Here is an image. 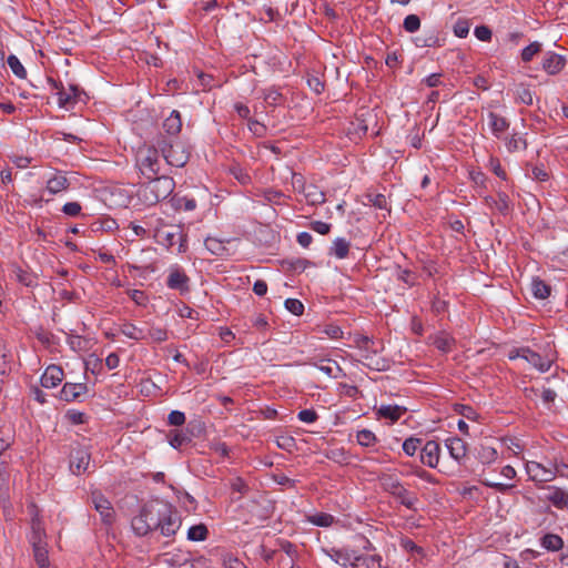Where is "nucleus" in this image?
<instances>
[{
    "instance_id": "nucleus-4",
    "label": "nucleus",
    "mask_w": 568,
    "mask_h": 568,
    "mask_svg": "<svg viewBox=\"0 0 568 568\" xmlns=\"http://www.w3.org/2000/svg\"><path fill=\"white\" fill-rule=\"evenodd\" d=\"M156 144L165 162L175 168H183L190 159L189 148L181 141L160 136Z\"/></svg>"
},
{
    "instance_id": "nucleus-44",
    "label": "nucleus",
    "mask_w": 568,
    "mask_h": 568,
    "mask_svg": "<svg viewBox=\"0 0 568 568\" xmlns=\"http://www.w3.org/2000/svg\"><path fill=\"white\" fill-rule=\"evenodd\" d=\"M146 337H149L154 343H162L168 339V331L163 327L151 326L148 329Z\"/></svg>"
},
{
    "instance_id": "nucleus-62",
    "label": "nucleus",
    "mask_w": 568,
    "mask_h": 568,
    "mask_svg": "<svg viewBox=\"0 0 568 568\" xmlns=\"http://www.w3.org/2000/svg\"><path fill=\"white\" fill-rule=\"evenodd\" d=\"M475 37L480 41H490L491 40V30L486 26H477L474 30Z\"/></svg>"
},
{
    "instance_id": "nucleus-8",
    "label": "nucleus",
    "mask_w": 568,
    "mask_h": 568,
    "mask_svg": "<svg viewBox=\"0 0 568 568\" xmlns=\"http://www.w3.org/2000/svg\"><path fill=\"white\" fill-rule=\"evenodd\" d=\"M48 82L57 90L58 105L60 108L69 109L77 102L81 101V94L83 91L80 90L78 85L69 84V87L65 88L61 82H58L52 78H48Z\"/></svg>"
},
{
    "instance_id": "nucleus-5",
    "label": "nucleus",
    "mask_w": 568,
    "mask_h": 568,
    "mask_svg": "<svg viewBox=\"0 0 568 568\" xmlns=\"http://www.w3.org/2000/svg\"><path fill=\"white\" fill-rule=\"evenodd\" d=\"M354 344L361 351V358L358 361L366 367L376 372L387 369V361L377 356L378 349L375 347L376 343L371 337L366 335H355Z\"/></svg>"
},
{
    "instance_id": "nucleus-61",
    "label": "nucleus",
    "mask_w": 568,
    "mask_h": 568,
    "mask_svg": "<svg viewBox=\"0 0 568 568\" xmlns=\"http://www.w3.org/2000/svg\"><path fill=\"white\" fill-rule=\"evenodd\" d=\"M81 205L78 202H68L62 206V212L71 217H75L81 213Z\"/></svg>"
},
{
    "instance_id": "nucleus-58",
    "label": "nucleus",
    "mask_w": 568,
    "mask_h": 568,
    "mask_svg": "<svg viewBox=\"0 0 568 568\" xmlns=\"http://www.w3.org/2000/svg\"><path fill=\"white\" fill-rule=\"evenodd\" d=\"M224 568H246L245 565L231 554H226L222 558Z\"/></svg>"
},
{
    "instance_id": "nucleus-6",
    "label": "nucleus",
    "mask_w": 568,
    "mask_h": 568,
    "mask_svg": "<svg viewBox=\"0 0 568 568\" xmlns=\"http://www.w3.org/2000/svg\"><path fill=\"white\" fill-rule=\"evenodd\" d=\"M379 480L384 491L390 494L406 508L415 509L418 497L414 493L408 491L396 476L383 475Z\"/></svg>"
},
{
    "instance_id": "nucleus-16",
    "label": "nucleus",
    "mask_w": 568,
    "mask_h": 568,
    "mask_svg": "<svg viewBox=\"0 0 568 568\" xmlns=\"http://www.w3.org/2000/svg\"><path fill=\"white\" fill-rule=\"evenodd\" d=\"M440 446L435 440H428L422 448L420 460L430 468H435L439 462Z\"/></svg>"
},
{
    "instance_id": "nucleus-40",
    "label": "nucleus",
    "mask_w": 568,
    "mask_h": 568,
    "mask_svg": "<svg viewBox=\"0 0 568 568\" xmlns=\"http://www.w3.org/2000/svg\"><path fill=\"white\" fill-rule=\"evenodd\" d=\"M307 520L317 527H329L334 523V517L327 513H317L308 516Z\"/></svg>"
},
{
    "instance_id": "nucleus-53",
    "label": "nucleus",
    "mask_w": 568,
    "mask_h": 568,
    "mask_svg": "<svg viewBox=\"0 0 568 568\" xmlns=\"http://www.w3.org/2000/svg\"><path fill=\"white\" fill-rule=\"evenodd\" d=\"M284 304H285L286 310L294 315L298 316V315H302L304 312V305L297 298H287Z\"/></svg>"
},
{
    "instance_id": "nucleus-49",
    "label": "nucleus",
    "mask_w": 568,
    "mask_h": 568,
    "mask_svg": "<svg viewBox=\"0 0 568 568\" xmlns=\"http://www.w3.org/2000/svg\"><path fill=\"white\" fill-rule=\"evenodd\" d=\"M422 445V439L409 437L403 443V450L408 456H414Z\"/></svg>"
},
{
    "instance_id": "nucleus-55",
    "label": "nucleus",
    "mask_w": 568,
    "mask_h": 568,
    "mask_svg": "<svg viewBox=\"0 0 568 568\" xmlns=\"http://www.w3.org/2000/svg\"><path fill=\"white\" fill-rule=\"evenodd\" d=\"M276 445L283 450L292 452L296 443L292 436H280L276 438Z\"/></svg>"
},
{
    "instance_id": "nucleus-63",
    "label": "nucleus",
    "mask_w": 568,
    "mask_h": 568,
    "mask_svg": "<svg viewBox=\"0 0 568 568\" xmlns=\"http://www.w3.org/2000/svg\"><path fill=\"white\" fill-rule=\"evenodd\" d=\"M530 176L534 180L540 181V182L547 181L549 179V174L546 171V169L544 168V165L532 166Z\"/></svg>"
},
{
    "instance_id": "nucleus-54",
    "label": "nucleus",
    "mask_w": 568,
    "mask_h": 568,
    "mask_svg": "<svg viewBox=\"0 0 568 568\" xmlns=\"http://www.w3.org/2000/svg\"><path fill=\"white\" fill-rule=\"evenodd\" d=\"M488 166L498 178L501 180H507V173L503 169L499 159L490 156Z\"/></svg>"
},
{
    "instance_id": "nucleus-57",
    "label": "nucleus",
    "mask_w": 568,
    "mask_h": 568,
    "mask_svg": "<svg viewBox=\"0 0 568 568\" xmlns=\"http://www.w3.org/2000/svg\"><path fill=\"white\" fill-rule=\"evenodd\" d=\"M247 125H248V130L255 136L262 138L266 133V126L263 123L258 122L257 120L250 119Z\"/></svg>"
},
{
    "instance_id": "nucleus-3",
    "label": "nucleus",
    "mask_w": 568,
    "mask_h": 568,
    "mask_svg": "<svg viewBox=\"0 0 568 568\" xmlns=\"http://www.w3.org/2000/svg\"><path fill=\"white\" fill-rule=\"evenodd\" d=\"M150 181L140 187V197L146 205H154L171 195L175 187V182L165 174L148 178Z\"/></svg>"
},
{
    "instance_id": "nucleus-26",
    "label": "nucleus",
    "mask_w": 568,
    "mask_h": 568,
    "mask_svg": "<svg viewBox=\"0 0 568 568\" xmlns=\"http://www.w3.org/2000/svg\"><path fill=\"white\" fill-rule=\"evenodd\" d=\"M45 537L47 535L42 521L38 516H34L31 521L30 544L32 546L47 545Z\"/></svg>"
},
{
    "instance_id": "nucleus-33",
    "label": "nucleus",
    "mask_w": 568,
    "mask_h": 568,
    "mask_svg": "<svg viewBox=\"0 0 568 568\" xmlns=\"http://www.w3.org/2000/svg\"><path fill=\"white\" fill-rule=\"evenodd\" d=\"M531 293L537 300H546L551 293V287L539 277H534L530 284Z\"/></svg>"
},
{
    "instance_id": "nucleus-19",
    "label": "nucleus",
    "mask_w": 568,
    "mask_h": 568,
    "mask_svg": "<svg viewBox=\"0 0 568 568\" xmlns=\"http://www.w3.org/2000/svg\"><path fill=\"white\" fill-rule=\"evenodd\" d=\"M326 556H328L336 564L343 566V567H351L352 560L354 558L355 550L349 549L347 547L343 548H329V549H323Z\"/></svg>"
},
{
    "instance_id": "nucleus-14",
    "label": "nucleus",
    "mask_w": 568,
    "mask_h": 568,
    "mask_svg": "<svg viewBox=\"0 0 568 568\" xmlns=\"http://www.w3.org/2000/svg\"><path fill=\"white\" fill-rule=\"evenodd\" d=\"M544 489L546 493L542 500L548 501L559 510L568 511V493L565 489L558 486H546Z\"/></svg>"
},
{
    "instance_id": "nucleus-36",
    "label": "nucleus",
    "mask_w": 568,
    "mask_h": 568,
    "mask_svg": "<svg viewBox=\"0 0 568 568\" xmlns=\"http://www.w3.org/2000/svg\"><path fill=\"white\" fill-rule=\"evenodd\" d=\"M209 536V529L204 524L191 526L187 530V539L191 541H203Z\"/></svg>"
},
{
    "instance_id": "nucleus-25",
    "label": "nucleus",
    "mask_w": 568,
    "mask_h": 568,
    "mask_svg": "<svg viewBox=\"0 0 568 568\" xmlns=\"http://www.w3.org/2000/svg\"><path fill=\"white\" fill-rule=\"evenodd\" d=\"M539 544L541 548L548 552H557L564 550L565 546L564 539L559 535L552 532L542 535L539 538Z\"/></svg>"
},
{
    "instance_id": "nucleus-46",
    "label": "nucleus",
    "mask_w": 568,
    "mask_h": 568,
    "mask_svg": "<svg viewBox=\"0 0 568 568\" xmlns=\"http://www.w3.org/2000/svg\"><path fill=\"white\" fill-rule=\"evenodd\" d=\"M204 245L214 255H222L226 250L223 242L215 237H207Z\"/></svg>"
},
{
    "instance_id": "nucleus-12",
    "label": "nucleus",
    "mask_w": 568,
    "mask_h": 568,
    "mask_svg": "<svg viewBox=\"0 0 568 568\" xmlns=\"http://www.w3.org/2000/svg\"><path fill=\"white\" fill-rule=\"evenodd\" d=\"M91 454L87 448H75L70 454L69 468L73 475L90 471Z\"/></svg>"
},
{
    "instance_id": "nucleus-24",
    "label": "nucleus",
    "mask_w": 568,
    "mask_h": 568,
    "mask_svg": "<svg viewBox=\"0 0 568 568\" xmlns=\"http://www.w3.org/2000/svg\"><path fill=\"white\" fill-rule=\"evenodd\" d=\"M487 119H488V126H489L491 133L494 134V136H496L497 139H499L501 136V134L509 129L508 120L495 112H489L487 114Z\"/></svg>"
},
{
    "instance_id": "nucleus-23",
    "label": "nucleus",
    "mask_w": 568,
    "mask_h": 568,
    "mask_svg": "<svg viewBox=\"0 0 568 568\" xmlns=\"http://www.w3.org/2000/svg\"><path fill=\"white\" fill-rule=\"evenodd\" d=\"M381 561L379 555H358L355 551L351 568H381Z\"/></svg>"
},
{
    "instance_id": "nucleus-37",
    "label": "nucleus",
    "mask_w": 568,
    "mask_h": 568,
    "mask_svg": "<svg viewBox=\"0 0 568 568\" xmlns=\"http://www.w3.org/2000/svg\"><path fill=\"white\" fill-rule=\"evenodd\" d=\"M175 210L191 212L196 209V201L187 196H174L172 199Z\"/></svg>"
},
{
    "instance_id": "nucleus-15",
    "label": "nucleus",
    "mask_w": 568,
    "mask_h": 568,
    "mask_svg": "<svg viewBox=\"0 0 568 568\" xmlns=\"http://www.w3.org/2000/svg\"><path fill=\"white\" fill-rule=\"evenodd\" d=\"M484 203L489 209L498 211L501 215H508L513 211L511 201L504 191L497 192V199L491 195L484 196Z\"/></svg>"
},
{
    "instance_id": "nucleus-45",
    "label": "nucleus",
    "mask_w": 568,
    "mask_h": 568,
    "mask_svg": "<svg viewBox=\"0 0 568 568\" xmlns=\"http://www.w3.org/2000/svg\"><path fill=\"white\" fill-rule=\"evenodd\" d=\"M541 50V43L540 42H531L530 44H528L527 47H525L523 50H521V60L524 62H530L532 60V58L538 53L540 52Z\"/></svg>"
},
{
    "instance_id": "nucleus-60",
    "label": "nucleus",
    "mask_w": 568,
    "mask_h": 568,
    "mask_svg": "<svg viewBox=\"0 0 568 568\" xmlns=\"http://www.w3.org/2000/svg\"><path fill=\"white\" fill-rule=\"evenodd\" d=\"M297 418L303 423L312 424L318 419V415L314 409H303L298 412Z\"/></svg>"
},
{
    "instance_id": "nucleus-20",
    "label": "nucleus",
    "mask_w": 568,
    "mask_h": 568,
    "mask_svg": "<svg viewBox=\"0 0 568 568\" xmlns=\"http://www.w3.org/2000/svg\"><path fill=\"white\" fill-rule=\"evenodd\" d=\"M87 392L88 386L84 383H65L60 392V398L65 402H73Z\"/></svg>"
},
{
    "instance_id": "nucleus-18",
    "label": "nucleus",
    "mask_w": 568,
    "mask_h": 568,
    "mask_svg": "<svg viewBox=\"0 0 568 568\" xmlns=\"http://www.w3.org/2000/svg\"><path fill=\"white\" fill-rule=\"evenodd\" d=\"M566 65V59L555 52H547L542 60V69L549 75L558 74Z\"/></svg>"
},
{
    "instance_id": "nucleus-13",
    "label": "nucleus",
    "mask_w": 568,
    "mask_h": 568,
    "mask_svg": "<svg viewBox=\"0 0 568 568\" xmlns=\"http://www.w3.org/2000/svg\"><path fill=\"white\" fill-rule=\"evenodd\" d=\"M91 501L94 509L100 514L102 521L106 525H111L114 520V510L109 499L100 491H93L91 494Z\"/></svg>"
},
{
    "instance_id": "nucleus-51",
    "label": "nucleus",
    "mask_w": 568,
    "mask_h": 568,
    "mask_svg": "<svg viewBox=\"0 0 568 568\" xmlns=\"http://www.w3.org/2000/svg\"><path fill=\"white\" fill-rule=\"evenodd\" d=\"M469 28L470 26L467 20L458 19L453 27V31L457 38H466L469 33Z\"/></svg>"
},
{
    "instance_id": "nucleus-64",
    "label": "nucleus",
    "mask_w": 568,
    "mask_h": 568,
    "mask_svg": "<svg viewBox=\"0 0 568 568\" xmlns=\"http://www.w3.org/2000/svg\"><path fill=\"white\" fill-rule=\"evenodd\" d=\"M207 560L203 556L194 558L192 561L185 560L180 568H207Z\"/></svg>"
},
{
    "instance_id": "nucleus-31",
    "label": "nucleus",
    "mask_w": 568,
    "mask_h": 568,
    "mask_svg": "<svg viewBox=\"0 0 568 568\" xmlns=\"http://www.w3.org/2000/svg\"><path fill=\"white\" fill-rule=\"evenodd\" d=\"M315 367L332 378H338L341 376H344L343 369L335 361L331 359H323L320 364H314Z\"/></svg>"
},
{
    "instance_id": "nucleus-39",
    "label": "nucleus",
    "mask_w": 568,
    "mask_h": 568,
    "mask_svg": "<svg viewBox=\"0 0 568 568\" xmlns=\"http://www.w3.org/2000/svg\"><path fill=\"white\" fill-rule=\"evenodd\" d=\"M168 440L173 448L180 449L184 444L190 442V438L182 430L174 429L170 430L168 434Z\"/></svg>"
},
{
    "instance_id": "nucleus-42",
    "label": "nucleus",
    "mask_w": 568,
    "mask_h": 568,
    "mask_svg": "<svg viewBox=\"0 0 568 568\" xmlns=\"http://www.w3.org/2000/svg\"><path fill=\"white\" fill-rule=\"evenodd\" d=\"M7 62L13 74L19 79H24L27 77V71L17 55L10 54Z\"/></svg>"
},
{
    "instance_id": "nucleus-47",
    "label": "nucleus",
    "mask_w": 568,
    "mask_h": 568,
    "mask_svg": "<svg viewBox=\"0 0 568 568\" xmlns=\"http://www.w3.org/2000/svg\"><path fill=\"white\" fill-rule=\"evenodd\" d=\"M396 276L398 281L405 283L409 287L416 284V275L409 270H404L400 266H397Z\"/></svg>"
},
{
    "instance_id": "nucleus-27",
    "label": "nucleus",
    "mask_w": 568,
    "mask_h": 568,
    "mask_svg": "<svg viewBox=\"0 0 568 568\" xmlns=\"http://www.w3.org/2000/svg\"><path fill=\"white\" fill-rule=\"evenodd\" d=\"M446 447H447L452 458H454L458 463L466 456L467 446H466V443L462 438H458V437L448 438L446 440Z\"/></svg>"
},
{
    "instance_id": "nucleus-35",
    "label": "nucleus",
    "mask_w": 568,
    "mask_h": 568,
    "mask_svg": "<svg viewBox=\"0 0 568 568\" xmlns=\"http://www.w3.org/2000/svg\"><path fill=\"white\" fill-rule=\"evenodd\" d=\"M120 332L130 339L142 341L146 338L144 329L138 327L133 323H124L120 327Z\"/></svg>"
},
{
    "instance_id": "nucleus-56",
    "label": "nucleus",
    "mask_w": 568,
    "mask_h": 568,
    "mask_svg": "<svg viewBox=\"0 0 568 568\" xmlns=\"http://www.w3.org/2000/svg\"><path fill=\"white\" fill-rule=\"evenodd\" d=\"M280 548L284 551L293 561L297 558V547L288 540H280Z\"/></svg>"
},
{
    "instance_id": "nucleus-2",
    "label": "nucleus",
    "mask_w": 568,
    "mask_h": 568,
    "mask_svg": "<svg viewBox=\"0 0 568 568\" xmlns=\"http://www.w3.org/2000/svg\"><path fill=\"white\" fill-rule=\"evenodd\" d=\"M158 222L153 234L156 243L168 250L178 245V253H185L187 251V234L183 226L181 224H168L161 219Z\"/></svg>"
},
{
    "instance_id": "nucleus-38",
    "label": "nucleus",
    "mask_w": 568,
    "mask_h": 568,
    "mask_svg": "<svg viewBox=\"0 0 568 568\" xmlns=\"http://www.w3.org/2000/svg\"><path fill=\"white\" fill-rule=\"evenodd\" d=\"M34 560L39 568H50L47 545L32 546Z\"/></svg>"
},
{
    "instance_id": "nucleus-7",
    "label": "nucleus",
    "mask_w": 568,
    "mask_h": 568,
    "mask_svg": "<svg viewBox=\"0 0 568 568\" xmlns=\"http://www.w3.org/2000/svg\"><path fill=\"white\" fill-rule=\"evenodd\" d=\"M159 146L144 145L136 152V166L148 179L158 175L161 171Z\"/></svg>"
},
{
    "instance_id": "nucleus-28",
    "label": "nucleus",
    "mask_w": 568,
    "mask_h": 568,
    "mask_svg": "<svg viewBox=\"0 0 568 568\" xmlns=\"http://www.w3.org/2000/svg\"><path fill=\"white\" fill-rule=\"evenodd\" d=\"M182 129V120L179 111L173 110L163 121V130L170 136H176Z\"/></svg>"
},
{
    "instance_id": "nucleus-17",
    "label": "nucleus",
    "mask_w": 568,
    "mask_h": 568,
    "mask_svg": "<svg viewBox=\"0 0 568 568\" xmlns=\"http://www.w3.org/2000/svg\"><path fill=\"white\" fill-rule=\"evenodd\" d=\"M63 377L64 373L60 366L49 365L40 378L41 386L44 388H54L62 382Z\"/></svg>"
},
{
    "instance_id": "nucleus-11",
    "label": "nucleus",
    "mask_w": 568,
    "mask_h": 568,
    "mask_svg": "<svg viewBox=\"0 0 568 568\" xmlns=\"http://www.w3.org/2000/svg\"><path fill=\"white\" fill-rule=\"evenodd\" d=\"M166 286L179 291L181 294L187 293L190 291V277L181 266L173 265L169 268Z\"/></svg>"
},
{
    "instance_id": "nucleus-50",
    "label": "nucleus",
    "mask_w": 568,
    "mask_h": 568,
    "mask_svg": "<svg viewBox=\"0 0 568 568\" xmlns=\"http://www.w3.org/2000/svg\"><path fill=\"white\" fill-rule=\"evenodd\" d=\"M14 274H16V278L19 283L23 284L24 286H33L36 283H34V278L31 274H29L28 272H26L24 270H22L20 266H17L14 268Z\"/></svg>"
},
{
    "instance_id": "nucleus-41",
    "label": "nucleus",
    "mask_w": 568,
    "mask_h": 568,
    "mask_svg": "<svg viewBox=\"0 0 568 568\" xmlns=\"http://www.w3.org/2000/svg\"><path fill=\"white\" fill-rule=\"evenodd\" d=\"M357 443L363 447H371L377 443L376 435L369 429H361L356 434Z\"/></svg>"
},
{
    "instance_id": "nucleus-32",
    "label": "nucleus",
    "mask_w": 568,
    "mask_h": 568,
    "mask_svg": "<svg viewBox=\"0 0 568 568\" xmlns=\"http://www.w3.org/2000/svg\"><path fill=\"white\" fill-rule=\"evenodd\" d=\"M476 457L483 465H491L498 459V452L493 446L481 444Z\"/></svg>"
},
{
    "instance_id": "nucleus-9",
    "label": "nucleus",
    "mask_w": 568,
    "mask_h": 568,
    "mask_svg": "<svg viewBox=\"0 0 568 568\" xmlns=\"http://www.w3.org/2000/svg\"><path fill=\"white\" fill-rule=\"evenodd\" d=\"M526 471L530 480L540 484L550 483L557 475H564V471L557 465L548 467L534 460L527 462Z\"/></svg>"
},
{
    "instance_id": "nucleus-22",
    "label": "nucleus",
    "mask_w": 568,
    "mask_h": 568,
    "mask_svg": "<svg viewBox=\"0 0 568 568\" xmlns=\"http://www.w3.org/2000/svg\"><path fill=\"white\" fill-rule=\"evenodd\" d=\"M70 182L67 176L61 171H55V173L47 180L45 190L50 194H57L68 190Z\"/></svg>"
},
{
    "instance_id": "nucleus-48",
    "label": "nucleus",
    "mask_w": 568,
    "mask_h": 568,
    "mask_svg": "<svg viewBox=\"0 0 568 568\" xmlns=\"http://www.w3.org/2000/svg\"><path fill=\"white\" fill-rule=\"evenodd\" d=\"M403 27L405 31L409 33H414L420 28V19L416 14H408L403 22Z\"/></svg>"
},
{
    "instance_id": "nucleus-1",
    "label": "nucleus",
    "mask_w": 568,
    "mask_h": 568,
    "mask_svg": "<svg viewBox=\"0 0 568 568\" xmlns=\"http://www.w3.org/2000/svg\"><path fill=\"white\" fill-rule=\"evenodd\" d=\"M182 524L179 511L168 501L153 499L145 503L139 515L132 518L131 527L136 536L143 537L152 531H160L171 538Z\"/></svg>"
},
{
    "instance_id": "nucleus-29",
    "label": "nucleus",
    "mask_w": 568,
    "mask_h": 568,
    "mask_svg": "<svg viewBox=\"0 0 568 568\" xmlns=\"http://www.w3.org/2000/svg\"><path fill=\"white\" fill-rule=\"evenodd\" d=\"M406 410L407 409L405 407L398 405H382L377 409V415L395 423L406 413Z\"/></svg>"
},
{
    "instance_id": "nucleus-52",
    "label": "nucleus",
    "mask_w": 568,
    "mask_h": 568,
    "mask_svg": "<svg viewBox=\"0 0 568 568\" xmlns=\"http://www.w3.org/2000/svg\"><path fill=\"white\" fill-rule=\"evenodd\" d=\"M128 295L138 306H146L149 302L148 295L141 290H129Z\"/></svg>"
},
{
    "instance_id": "nucleus-43",
    "label": "nucleus",
    "mask_w": 568,
    "mask_h": 568,
    "mask_svg": "<svg viewBox=\"0 0 568 568\" xmlns=\"http://www.w3.org/2000/svg\"><path fill=\"white\" fill-rule=\"evenodd\" d=\"M506 148L509 152H516L519 150H526L527 149V142L524 138L513 134L509 139L506 141Z\"/></svg>"
},
{
    "instance_id": "nucleus-59",
    "label": "nucleus",
    "mask_w": 568,
    "mask_h": 568,
    "mask_svg": "<svg viewBox=\"0 0 568 568\" xmlns=\"http://www.w3.org/2000/svg\"><path fill=\"white\" fill-rule=\"evenodd\" d=\"M185 419V414L181 410H172L168 416V423L171 426H182Z\"/></svg>"
},
{
    "instance_id": "nucleus-21",
    "label": "nucleus",
    "mask_w": 568,
    "mask_h": 568,
    "mask_svg": "<svg viewBox=\"0 0 568 568\" xmlns=\"http://www.w3.org/2000/svg\"><path fill=\"white\" fill-rule=\"evenodd\" d=\"M301 193L311 205H318L325 202V193L315 184L302 183Z\"/></svg>"
},
{
    "instance_id": "nucleus-30",
    "label": "nucleus",
    "mask_w": 568,
    "mask_h": 568,
    "mask_svg": "<svg viewBox=\"0 0 568 568\" xmlns=\"http://www.w3.org/2000/svg\"><path fill=\"white\" fill-rule=\"evenodd\" d=\"M351 243L344 237H337L333 241L328 254L338 260L346 258L349 253Z\"/></svg>"
},
{
    "instance_id": "nucleus-10",
    "label": "nucleus",
    "mask_w": 568,
    "mask_h": 568,
    "mask_svg": "<svg viewBox=\"0 0 568 568\" xmlns=\"http://www.w3.org/2000/svg\"><path fill=\"white\" fill-rule=\"evenodd\" d=\"M524 353V359L539 373H547L551 368L552 364L557 361V352L550 347L545 349L542 354L526 347Z\"/></svg>"
},
{
    "instance_id": "nucleus-34",
    "label": "nucleus",
    "mask_w": 568,
    "mask_h": 568,
    "mask_svg": "<svg viewBox=\"0 0 568 568\" xmlns=\"http://www.w3.org/2000/svg\"><path fill=\"white\" fill-rule=\"evenodd\" d=\"M454 344V337L444 332L433 337V345L443 353H449L453 349Z\"/></svg>"
}]
</instances>
